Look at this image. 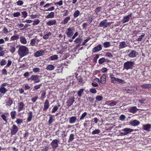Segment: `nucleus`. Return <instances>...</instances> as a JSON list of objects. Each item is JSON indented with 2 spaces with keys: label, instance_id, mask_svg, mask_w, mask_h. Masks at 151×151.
I'll use <instances>...</instances> for the list:
<instances>
[{
  "label": "nucleus",
  "instance_id": "obj_1",
  "mask_svg": "<svg viewBox=\"0 0 151 151\" xmlns=\"http://www.w3.org/2000/svg\"><path fill=\"white\" fill-rule=\"evenodd\" d=\"M29 53V50L27 47L23 45L19 47L18 50V53L21 57L27 55Z\"/></svg>",
  "mask_w": 151,
  "mask_h": 151
},
{
  "label": "nucleus",
  "instance_id": "obj_2",
  "mask_svg": "<svg viewBox=\"0 0 151 151\" xmlns=\"http://www.w3.org/2000/svg\"><path fill=\"white\" fill-rule=\"evenodd\" d=\"M134 62L128 61L124 63V68L127 70L131 69L134 67Z\"/></svg>",
  "mask_w": 151,
  "mask_h": 151
},
{
  "label": "nucleus",
  "instance_id": "obj_3",
  "mask_svg": "<svg viewBox=\"0 0 151 151\" xmlns=\"http://www.w3.org/2000/svg\"><path fill=\"white\" fill-rule=\"evenodd\" d=\"M107 21L106 19L100 22L98 26L104 29L110 25L111 24L113 23L112 22H107Z\"/></svg>",
  "mask_w": 151,
  "mask_h": 151
},
{
  "label": "nucleus",
  "instance_id": "obj_4",
  "mask_svg": "<svg viewBox=\"0 0 151 151\" xmlns=\"http://www.w3.org/2000/svg\"><path fill=\"white\" fill-rule=\"evenodd\" d=\"M133 129L130 128H125L121 130V131H123L124 132H120V135L121 136L126 135L129 133L132 132Z\"/></svg>",
  "mask_w": 151,
  "mask_h": 151
},
{
  "label": "nucleus",
  "instance_id": "obj_5",
  "mask_svg": "<svg viewBox=\"0 0 151 151\" xmlns=\"http://www.w3.org/2000/svg\"><path fill=\"white\" fill-rule=\"evenodd\" d=\"M7 45L9 47V50L11 53H13L16 50L15 44L8 43Z\"/></svg>",
  "mask_w": 151,
  "mask_h": 151
},
{
  "label": "nucleus",
  "instance_id": "obj_6",
  "mask_svg": "<svg viewBox=\"0 0 151 151\" xmlns=\"http://www.w3.org/2000/svg\"><path fill=\"white\" fill-rule=\"evenodd\" d=\"M60 141L57 139L53 140L51 143V145L53 149H55L58 147Z\"/></svg>",
  "mask_w": 151,
  "mask_h": 151
},
{
  "label": "nucleus",
  "instance_id": "obj_7",
  "mask_svg": "<svg viewBox=\"0 0 151 151\" xmlns=\"http://www.w3.org/2000/svg\"><path fill=\"white\" fill-rule=\"evenodd\" d=\"M74 97L73 96L72 97L70 98L66 102L67 105L68 107L71 106L74 102Z\"/></svg>",
  "mask_w": 151,
  "mask_h": 151
},
{
  "label": "nucleus",
  "instance_id": "obj_8",
  "mask_svg": "<svg viewBox=\"0 0 151 151\" xmlns=\"http://www.w3.org/2000/svg\"><path fill=\"white\" fill-rule=\"evenodd\" d=\"M138 55V53L135 50H132L129 53L128 55V56L130 58H134Z\"/></svg>",
  "mask_w": 151,
  "mask_h": 151
},
{
  "label": "nucleus",
  "instance_id": "obj_9",
  "mask_svg": "<svg viewBox=\"0 0 151 151\" xmlns=\"http://www.w3.org/2000/svg\"><path fill=\"white\" fill-rule=\"evenodd\" d=\"M45 53L44 50H40L37 51L35 53L34 55L36 57H39V56L43 55Z\"/></svg>",
  "mask_w": 151,
  "mask_h": 151
},
{
  "label": "nucleus",
  "instance_id": "obj_10",
  "mask_svg": "<svg viewBox=\"0 0 151 151\" xmlns=\"http://www.w3.org/2000/svg\"><path fill=\"white\" fill-rule=\"evenodd\" d=\"M102 49L101 45H99L97 46L94 47L92 50V52L93 53L96 52L101 50Z\"/></svg>",
  "mask_w": 151,
  "mask_h": 151
},
{
  "label": "nucleus",
  "instance_id": "obj_11",
  "mask_svg": "<svg viewBox=\"0 0 151 151\" xmlns=\"http://www.w3.org/2000/svg\"><path fill=\"white\" fill-rule=\"evenodd\" d=\"M132 16V14L131 13L130 14H129L127 16L124 17L123 18L122 22L123 23H126L128 22L130 17Z\"/></svg>",
  "mask_w": 151,
  "mask_h": 151
},
{
  "label": "nucleus",
  "instance_id": "obj_12",
  "mask_svg": "<svg viewBox=\"0 0 151 151\" xmlns=\"http://www.w3.org/2000/svg\"><path fill=\"white\" fill-rule=\"evenodd\" d=\"M18 131V129L17 127L15 125H14L11 129V134L12 135L15 134Z\"/></svg>",
  "mask_w": 151,
  "mask_h": 151
},
{
  "label": "nucleus",
  "instance_id": "obj_13",
  "mask_svg": "<svg viewBox=\"0 0 151 151\" xmlns=\"http://www.w3.org/2000/svg\"><path fill=\"white\" fill-rule=\"evenodd\" d=\"M65 33L69 37H71L73 34L72 29L71 28H68L65 32Z\"/></svg>",
  "mask_w": 151,
  "mask_h": 151
},
{
  "label": "nucleus",
  "instance_id": "obj_14",
  "mask_svg": "<svg viewBox=\"0 0 151 151\" xmlns=\"http://www.w3.org/2000/svg\"><path fill=\"white\" fill-rule=\"evenodd\" d=\"M39 76L37 75H32L30 78V79L32 80L36 81V83L40 82V80L39 78Z\"/></svg>",
  "mask_w": 151,
  "mask_h": 151
},
{
  "label": "nucleus",
  "instance_id": "obj_15",
  "mask_svg": "<svg viewBox=\"0 0 151 151\" xmlns=\"http://www.w3.org/2000/svg\"><path fill=\"white\" fill-rule=\"evenodd\" d=\"M56 21L55 20L52 19L47 22L46 24L49 26H51L56 24Z\"/></svg>",
  "mask_w": 151,
  "mask_h": 151
},
{
  "label": "nucleus",
  "instance_id": "obj_16",
  "mask_svg": "<svg viewBox=\"0 0 151 151\" xmlns=\"http://www.w3.org/2000/svg\"><path fill=\"white\" fill-rule=\"evenodd\" d=\"M151 128V125L149 124H147L145 125H143L142 126V128L145 130L149 131L150 129Z\"/></svg>",
  "mask_w": 151,
  "mask_h": 151
},
{
  "label": "nucleus",
  "instance_id": "obj_17",
  "mask_svg": "<svg viewBox=\"0 0 151 151\" xmlns=\"http://www.w3.org/2000/svg\"><path fill=\"white\" fill-rule=\"evenodd\" d=\"M49 104L48 100H46L44 103V107L43 109L44 111H46L49 107Z\"/></svg>",
  "mask_w": 151,
  "mask_h": 151
},
{
  "label": "nucleus",
  "instance_id": "obj_18",
  "mask_svg": "<svg viewBox=\"0 0 151 151\" xmlns=\"http://www.w3.org/2000/svg\"><path fill=\"white\" fill-rule=\"evenodd\" d=\"M127 46V45L126 43L124 41H123L120 42L119 47V49H121L125 48Z\"/></svg>",
  "mask_w": 151,
  "mask_h": 151
},
{
  "label": "nucleus",
  "instance_id": "obj_19",
  "mask_svg": "<svg viewBox=\"0 0 151 151\" xmlns=\"http://www.w3.org/2000/svg\"><path fill=\"white\" fill-rule=\"evenodd\" d=\"M24 106V104L22 102H20L18 104V111H21L23 109Z\"/></svg>",
  "mask_w": 151,
  "mask_h": 151
},
{
  "label": "nucleus",
  "instance_id": "obj_20",
  "mask_svg": "<svg viewBox=\"0 0 151 151\" xmlns=\"http://www.w3.org/2000/svg\"><path fill=\"white\" fill-rule=\"evenodd\" d=\"M76 78L78 81V83L81 85H83L84 81L82 78L81 76H79L78 77H76Z\"/></svg>",
  "mask_w": 151,
  "mask_h": 151
},
{
  "label": "nucleus",
  "instance_id": "obj_21",
  "mask_svg": "<svg viewBox=\"0 0 151 151\" xmlns=\"http://www.w3.org/2000/svg\"><path fill=\"white\" fill-rule=\"evenodd\" d=\"M138 110L136 106H134L130 107L129 109V112L134 114L137 112Z\"/></svg>",
  "mask_w": 151,
  "mask_h": 151
},
{
  "label": "nucleus",
  "instance_id": "obj_22",
  "mask_svg": "<svg viewBox=\"0 0 151 151\" xmlns=\"http://www.w3.org/2000/svg\"><path fill=\"white\" fill-rule=\"evenodd\" d=\"M140 122L139 121L134 120L130 122V124L133 126H137L139 124Z\"/></svg>",
  "mask_w": 151,
  "mask_h": 151
},
{
  "label": "nucleus",
  "instance_id": "obj_23",
  "mask_svg": "<svg viewBox=\"0 0 151 151\" xmlns=\"http://www.w3.org/2000/svg\"><path fill=\"white\" fill-rule=\"evenodd\" d=\"M106 76L105 75H103L100 78V83L102 84H104L106 83Z\"/></svg>",
  "mask_w": 151,
  "mask_h": 151
},
{
  "label": "nucleus",
  "instance_id": "obj_24",
  "mask_svg": "<svg viewBox=\"0 0 151 151\" xmlns=\"http://www.w3.org/2000/svg\"><path fill=\"white\" fill-rule=\"evenodd\" d=\"M76 120V117L72 116L69 118V122L70 124H73L75 123Z\"/></svg>",
  "mask_w": 151,
  "mask_h": 151
},
{
  "label": "nucleus",
  "instance_id": "obj_25",
  "mask_svg": "<svg viewBox=\"0 0 151 151\" xmlns=\"http://www.w3.org/2000/svg\"><path fill=\"white\" fill-rule=\"evenodd\" d=\"M141 86L144 89H149L151 88V85L146 83L142 85Z\"/></svg>",
  "mask_w": 151,
  "mask_h": 151
},
{
  "label": "nucleus",
  "instance_id": "obj_26",
  "mask_svg": "<svg viewBox=\"0 0 151 151\" xmlns=\"http://www.w3.org/2000/svg\"><path fill=\"white\" fill-rule=\"evenodd\" d=\"M20 42L24 44L27 43V41L26 39L23 36H21L19 37Z\"/></svg>",
  "mask_w": 151,
  "mask_h": 151
},
{
  "label": "nucleus",
  "instance_id": "obj_27",
  "mask_svg": "<svg viewBox=\"0 0 151 151\" xmlns=\"http://www.w3.org/2000/svg\"><path fill=\"white\" fill-rule=\"evenodd\" d=\"M8 90L3 87L0 88V92L1 93L4 94Z\"/></svg>",
  "mask_w": 151,
  "mask_h": 151
},
{
  "label": "nucleus",
  "instance_id": "obj_28",
  "mask_svg": "<svg viewBox=\"0 0 151 151\" xmlns=\"http://www.w3.org/2000/svg\"><path fill=\"white\" fill-rule=\"evenodd\" d=\"M54 17V13L53 12H52L47 16H46V17L47 19H49L53 18Z\"/></svg>",
  "mask_w": 151,
  "mask_h": 151
},
{
  "label": "nucleus",
  "instance_id": "obj_29",
  "mask_svg": "<svg viewBox=\"0 0 151 151\" xmlns=\"http://www.w3.org/2000/svg\"><path fill=\"white\" fill-rule=\"evenodd\" d=\"M28 116L27 120L28 122H30L31 120L32 117V113L31 111H30L28 113Z\"/></svg>",
  "mask_w": 151,
  "mask_h": 151
},
{
  "label": "nucleus",
  "instance_id": "obj_30",
  "mask_svg": "<svg viewBox=\"0 0 151 151\" xmlns=\"http://www.w3.org/2000/svg\"><path fill=\"white\" fill-rule=\"evenodd\" d=\"M55 67L52 65H48L46 67V69L48 70H52L54 69Z\"/></svg>",
  "mask_w": 151,
  "mask_h": 151
},
{
  "label": "nucleus",
  "instance_id": "obj_31",
  "mask_svg": "<svg viewBox=\"0 0 151 151\" xmlns=\"http://www.w3.org/2000/svg\"><path fill=\"white\" fill-rule=\"evenodd\" d=\"M19 39V36L17 35L13 36L11 37L10 38L11 40L12 41L17 40Z\"/></svg>",
  "mask_w": 151,
  "mask_h": 151
},
{
  "label": "nucleus",
  "instance_id": "obj_32",
  "mask_svg": "<svg viewBox=\"0 0 151 151\" xmlns=\"http://www.w3.org/2000/svg\"><path fill=\"white\" fill-rule=\"evenodd\" d=\"M70 17H66L63 21V24H66L68 22L70 19Z\"/></svg>",
  "mask_w": 151,
  "mask_h": 151
},
{
  "label": "nucleus",
  "instance_id": "obj_33",
  "mask_svg": "<svg viewBox=\"0 0 151 151\" xmlns=\"http://www.w3.org/2000/svg\"><path fill=\"white\" fill-rule=\"evenodd\" d=\"M110 78L111 79V82L113 83H115L116 81H117V78L112 76H110Z\"/></svg>",
  "mask_w": 151,
  "mask_h": 151
},
{
  "label": "nucleus",
  "instance_id": "obj_34",
  "mask_svg": "<svg viewBox=\"0 0 151 151\" xmlns=\"http://www.w3.org/2000/svg\"><path fill=\"white\" fill-rule=\"evenodd\" d=\"M16 114V112L15 111H12L11 112L10 114L11 117L12 119H14L15 118V115Z\"/></svg>",
  "mask_w": 151,
  "mask_h": 151
},
{
  "label": "nucleus",
  "instance_id": "obj_35",
  "mask_svg": "<svg viewBox=\"0 0 151 151\" xmlns=\"http://www.w3.org/2000/svg\"><path fill=\"white\" fill-rule=\"evenodd\" d=\"M103 45L105 48H107L111 46L110 43L109 42H104Z\"/></svg>",
  "mask_w": 151,
  "mask_h": 151
},
{
  "label": "nucleus",
  "instance_id": "obj_36",
  "mask_svg": "<svg viewBox=\"0 0 151 151\" xmlns=\"http://www.w3.org/2000/svg\"><path fill=\"white\" fill-rule=\"evenodd\" d=\"M74 135L73 134H71L70 135L68 142H72L74 139Z\"/></svg>",
  "mask_w": 151,
  "mask_h": 151
},
{
  "label": "nucleus",
  "instance_id": "obj_37",
  "mask_svg": "<svg viewBox=\"0 0 151 151\" xmlns=\"http://www.w3.org/2000/svg\"><path fill=\"white\" fill-rule=\"evenodd\" d=\"M82 40L81 38L80 37H78L76 39L74 42L76 44H78V43L79 44H80V43L81 42Z\"/></svg>",
  "mask_w": 151,
  "mask_h": 151
},
{
  "label": "nucleus",
  "instance_id": "obj_38",
  "mask_svg": "<svg viewBox=\"0 0 151 151\" xmlns=\"http://www.w3.org/2000/svg\"><path fill=\"white\" fill-rule=\"evenodd\" d=\"M80 14V12L78 10H77L73 14V17L75 18H76Z\"/></svg>",
  "mask_w": 151,
  "mask_h": 151
},
{
  "label": "nucleus",
  "instance_id": "obj_39",
  "mask_svg": "<svg viewBox=\"0 0 151 151\" xmlns=\"http://www.w3.org/2000/svg\"><path fill=\"white\" fill-rule=\"evenodd\" d=\"M137 88L135 87H131L127 90V91H131L132 92H133L137 90Z\"/></svg>",
  "mask_w": 151,
  "mask_h": 151
},
{
  "label": "nucleus",
  "instance_id": "obj_40",
  "mask_svg": "<svg viewBox=\"0 0 151 151\" xmlns=\"http://www.w3.org/2000/svg\"><path fill=\"white\" fill-rule=\"evenodd\" d=\"M100 133V131L98 129H96L93 130L91 133L93 135L98 134Z\"/></svg>",
  "mask_w": 151,
  "mask_h": 151
},
{
  "label": "nucleus",
  "instance_id": "obj_41",
  "mask_svg": "<svg viewBox=\"0 0 151 151\" xmlns=\"http://www.w3.org/2000/svg\"><path fill=\"white\" fill-rule=\"evenodd\" d=\"M84 90L83 89H80L78 92V94L79 97H81L82 96V93H83Z\"/></svg>",
  "mask_w": 151,
  "mask_h": 151
},
{
  "label": "nucleus",
  "instance_id": "obj_42",
  "mask_svg": "<svg viewBox=\"0 0 151 151\" xmlns=\"http://www.w3.org/2000/svg\"><path fill=\"white\" fill-rule=\"evenodd\" d=\"M87 114V113L86 112H84L81 115V117L80 118V120H83L84 118L86 116Z\"/></svg>",
  "mask_w": 151,
  "mask_h": 151
},
{
  "label": "nucleus",
  "instance_id": "obj_43",
  "mask_svg": "<svg viewBox=\"0 0 151 151\" xmlns=\"http://www.w3.org/2000/svg\"><path fill=\"white\" fill-rule=\"evenodd\" d=\"M6 105L7 106H9L11 105L13 103L12 101L10 99L6 102Z\"/></svg>",
  "mask_w": 151,
  "mask_h": 151
},
{
  "label": "nucleus",
  "instance_id": "obj_44",
  "mask_svg": "<svg viewBox=\"0 0 151 151\" xmlns=\"http://www.w3.org/2000/svg\"><path fill=\"white\" fill-rule=\"evenodd\" d=\"M101 10V7H98L95 9V12L97 14H98L99 13Z\"/></svg>",
  "mask_w": 151,
  "mask_h": 151
},
{
  "label": "nucleus",
  "instance_id": "obj_45",
  "mask_svg": "<svg viewBox=\"0 0 151 151\" xmlns=\"http://www.w3.org/2000/svg\"><path fill=\"white\" fill-rule=\"evenodd\" d=\"M50 58L51 60H54L58 59V57L57 55H54L51 56Z\"/></svg>",
  "mask_w": 151,
  "mask_h": 151
},
{
  "label": "nucleus",
  "instance_id": "obj_46",
  "mask_svg": "<svg viewBox=\"0 0 151 151\" xmlns=\"http://www.w3.org/2000/svg\"><path fill=\"white\" fill-rule=\"evenodd\" d=\"M105 56L109 58H112L113 57V54L109 52H106L105 55Z\"/></svg>",
  "mask_w": 151,
  "mask_h": 151
},
{
  "label": "nucleus",
  "instance_id": "obj_47",
  "mask_svg": "<svg viewBox=\"0 0 151 151\" xmlns=\"http://www.w3.org/2000/svg\"><path fill=\"white\" fill-rule=\"evenodd\" d=\"M105 61V59L103 58L100 59L99 60V64H101L103 63Z\"/></svg>",
  "mask_w": 151,
  "mask_h": 151
},
{
  "label": "nucleus",
  "instance_id": "obj_48",
  "mask_svg": "<svg viewBox=\"0 0 151 151\" xmlns=\"http://www.w3.org/2000/svg\"><path fill=\"white\" fill-rule=\"evenodd\" d=\"M6 61L4 59H3L1 61H0V65L1 66H3L4 65H6Z\"/></svg>",
  "mask_w": 151,
  "mask_h": 151
},
{
  "label": "nucleus",
  "instance_id": "obj_49",
  "mask_svg": "<svg viewBox=\"0 0 151 151\" xmlns=\"http://www.w3.org/2000/svg\"><path fill=\"white\" fill-rule=\"evenodd\" d=\"M53 119L52 116H51L50 117L48 122L49 125H50L51 124V123L53 122Z\"/></svg>",
  "mask_w": 151,
  "mask_h": 151
},
{
  "label": "nucleus",
  "instance_id": "obj_50",
  "mask_svg": "<svg viewBox=\"0 0 151 151\" xmlns=\"http://www.w3.org/2000/svg\"><path fill=\"white\" fill-rule=\"evenodd\" d=\"M36 42L35 39H33L31 40L30 44L32 46H34Z\"/></svg>",
  "mask_w": 151,
  "mask_h": 151
},
{
  "label": "nucleus",
  "instance_id": "obj_51",
  "mask_svg": "<svg viewBox=\"0 0 151 151\" xmlns=\"http://www.w3.org/2000/svg\"><path fill=\"white\" fill-rule=\"evenodd\" d=\"M58 107L56 106H54L52 109V112L53 113H55L58 109Z\"/></svg>",
  "mask_w": 151,
  "mask_h": 151
},
{
  "label": "nucleus",
  "instance_id": "obj_52",
  "mask_svg": "<svg viewBox=\"0 0 151 151\" xmlns=\"http://www.w3.org/2000/svg\"><path fill=\"white\" fill-rule=\"evenodd\" d=\"M3 32L5 34H7L8 32H10V31H9L8 29L6 27L4 28L2 30Z\"/></svg>",
  "mask_w": 151,
  "mask_h": 151
},
{
  "label": "nucleus",
  "instance_id": "obj_53",
  "mask_svg": "<svg viewBox=\"0 0 151 151\" xmlns=\"http://www.w3.org/2000/svg\"><path fill=\"white\" fill-rule=\"evenodd\" d=\"M40 69L38 68H35L33 69V71L35 73H37L40 71Z\"/></svg>",
  "mask_w": 151,
  "mask_h": 151
},
{
  "label": "nucleus",
  "instance_id": "obj_54",
  "mask_svg": "<svg viewBox=\"0 0 151 151\" xmlns=\"http://www.w3.org/2000/svg\"><path fill=\"white\" fill-rule=\"evenodd\" d=\"M87 101L90 102H93V101L94 99L91 97H89L87 99Z\"/></svg>",
  "mask_w": 151,
  "mask_h": 151
},
{
  "label": "nucleus",
  "instance_id": "obj_55",
  "mask_svg": "<svg viewBox=\"0 0 151 151\" xmlns=\"http://www.w3.org/2000/svg\"><path fill=\"white\" fill-rule=\"evenodd\" d=\"M96 99L98 101H101L103 99V97L101 96H98L96 97Z\"/></svg>",
  "mask_w": 151,
  "mask_h": 151
},
{
  "label": "nucleus",
  "instance_id": "obj_56",
  "mask_svg": "<svg viewBox=\"0 0 151 151\" xmlns=\"http://www.w3.org/2000/svg\"><path fill=\"white\" fill-rule=\"evenodd\" d=\"M13 15L14 17H17L20 16V14L19 12H17L14 13L13 14Z\"/></svg>",
  "mask_w": 151,
  "mask_h": 151
},
{
  "label": "nucleus",
  "instance_id": "obj_57",
  "mask_svg": "<svg viewBox=\"0 0 151 151\" xmlns=\"http://www.w3.org/2000/svg\"><path fill=\"white\" fill-rule=\"evenodd\" d=\"M42 148L43 149L41 150L42 151H47L49 148L48 147L46 146H44Z\"/></svg>",
  "mask_w": 151,
  "mask_h": 151
},
{
  "label": "nucleus",
  "instance_id": "obj_58",
  "mask_svg": "<svg viewBox=\"0 0 151 151\" xmlns=\"http://www.w3.org/2000/svg\"><path fill=\"white\" fill-rule=\"evenodd\" d=\"M34 23L33 24V25H36L38 24L40 22V21L38 19L37 20H35L33 21Z\"/></svg>",
  "mask_w": 151,
  "mask_h": 151
},
{
  "label": "nucleus",
  "instance_id": "obj_59",
  "mask_svg": "<svg viewBox=\"0 0 151 151\" xmlns=\"http://www.w3.org/2000/svg\"><path fill=\"white\" fill-rule=\"evenodd\" d=\"M90 92L93 93H96L97 92V91L95 88H91L90 90Z\"/></svg>",
  "mask_w": 151,
  "mask_h": 151
},
{
  "label": "nucleus",
  "instance_id": "obj_60",
  "mask_svg": "<svg viewBox=\"0 0 151 151\" xmlns=\"http://www.w3.org/2000/svg\"><path fill=\"white\" fill-rule=\"evenodd\" d=\"M99 55L98 54H96L93 59V62L96 63L97 62V59L99 58Z\"/></svg>",
  "mask_w": 151,
  "mask_h": 151
},
{
  "label": "nucleus",
  "instance_id": "obj_61",
  "mask_svg": "<svg viewBox=\"0 0 151 151\" xmlns=\"http://www.w3.org/2000/svg\"><path fill=\"white\" fill-rule=\"evenodd\" d=\"M23 4V2L22 1L19 0L17 2V5H18L21 6Z\"/></svg>",
  "mask_w": 151,
  "mask_h": 151
},
{
  "label": "nucleus",
  "instance_id": "obj_62",
  "mask_svg": "<svg viewBox=\"0 0 151 151\" xmlns=\"http://www.w3.org/2000/svg\"><path fill=\"white\" fill-rule=\"evenodd\" d=\"M16 122L18 124H20L22 122V119H18L16 120Z\"/></svg>",
  "mask_w": 151,
  "mask_h": 151
},
{
  "label": "nucleus",
  "instance_id": "obj_63",
  "mask_svg": "<svg viewBox=\"0 0 151 151\" xmlns=\"http://www.w3.org/2000/svg\"><path fill=\"white\" fill-rule=\"evenodd\" d=\"M146 101L145 99H139L138 101L140 103L142 104L144 103V102Z\"/></svg>",
  "mask_w": 151,
  "mask_h": 151
},
{
  "label": "nucleus",
  "instance_id": "obj_64",
  "mask_svg": "<svg viewBox=\"0 0 151 151\" xmlns=\"http://www.w3.org/2000/svg\"><path fill=\"white\" fill-rule=\"evenodd\" d=\"M119 118L120 120L122 121H123L125 119V116L123 115H122L120 116Z\"/></svg>",
  "mask_w": 151,
  "mask_h": 151
}]
</instances>
